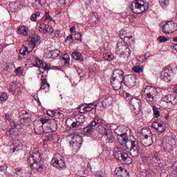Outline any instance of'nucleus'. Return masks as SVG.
<instances>
[{"instance_id":"obj_1","label":"nucleus","mask_w":177,"mask_h":177,"mask_svg":"<svg viewBox=\"0 0 177 177\" xmlns=\"http://www.w3.org/2000/svg\"><path fill=\"white\" fill-rule=\"evenodd\" d=\"M41 37L38 35L30 37L28 40V47L24 46L19 50V54L18 55V59L21 61L23 57L26 56V53H31L34 48H37L41 44Z\"/></svg>"},{"instance_id":"obj_2","label":"nucleus","mask_w":177,"mask_h":177,"mask_svg":"<svg viewBox=\"0 0 177 177\" xmlns=\"http://www.w3.org/2000/svg\"><path fill=\"white\" fill-rule=\"evenodd\" d=\"M27 162L32 169H36L38 172H41L44 169V161L39 152H34L30 154L27 160Z\"/></svg>"},{"instance_id":"obj_3","label":"nucleus","mask_w":177,"mask_h":177,"mask_svg":"<svg viewBox=\"0 0 177 177\" xmlns=\"http://www.w3.org/2000/svg\"><path fill=\"white\" fill-rule=\"evenodd\" d=\"M130 8L133 13L140 15L149 10V3L142 0H135L131 3Z\"/></svg>"},{"instance_id":"obj_4","label":"nucleus","mask_w":177,"mask_h":177,"mask_svg":"<svg viewBox=\"0 0 177 177\" xmlns=\"http://www.w3.org/2000/svg\"><path fill=\"white\" fill-rule=\"evenodd\" d=\"M68 137L69 139H71L70 141V147L75 153H77V151L81 149V146L82 145V137L75 133L71 134Z\"/></svg>"},{"instance_id":"obj_5","label":"nucleus","mask_w":177,"mask_h":177,"mask_svg":"<svg viewBox=\"0 0 177 177\" xmlns=\"http://www.w3.org/2000/svg\"><path fill=\"white\" fill-rule=\"evenodd\" d=\"M51 164L55 168L62 169L63 168H66V159L60 153H57L53 156L51 160Z\"/></svg>"},{"instance_id":"obj_6","label":"nucleus","mask_w":177,"mask_h":177,"mask_svg":"<svg viewBox=\"0 0 177 177\" xmlns=\"http://www.w3.org/2000/svg\"><path fill=\"white\" fill-rule=\"evenodd\" d=\"M33 61V66L39 68V70L40 71V73H41L42 75H48V70H50V68H52V67H50V65L41 61L38 58H34ZM45 71H46V73Z\"/></svg>"},{"instance_id":"obj_7","label":"nucleus","mask_w":177,"mask_h":177,"mask_svg":"<svg viewBox=\"0 0 177 177\" xmlns=\"http://www.w3.org/2000/svg\"><path fill=\"white\" fill-rule=\"evenodd\" d=\"M117 48L118 49V51L120 50L121 52L120 57H123L124 59V57H129V56H131V48H129V45L125 42H118Z\"/></svg>"},{"instance_id":"obj_8","label":"nucleus","mask_w":177,"mask_h":177,"mask_svg":"<svg viewBox=\"0 0 177 177\" xmlns=\"http://www.w3.org/2000/svg\"><path fill=\"white\" fill-rule=\"evenodd\" d=\"M164 34H174L177 31V24L174 21H168L162 26Z\"/></svg>"},{"instance_id":"obj_9","label":"nucleus","mask_w":177,"mask_h":177,"mask_svg":"<svg viewBox=\"0 0 177 177\" xmlns=\"http://www.w3.org/2000/svg\"><path fill=\"white\" fill-rule=\"evenodd\" d=\"M130 154L132 157H139L140 154V147L136 140L131 141Z\"/></svg>"},{"instance_id":"obj_10","label":"nucleus","mask_w":177,"mask_h":177,"mask_svg":"<svg viewBox=\"0 0 177 177\" xmlns=\"http://www.w3.org/2000/svg\"><path fill=\"white\" fill-rule=\"evenodd\" d=\"M171 73H174L172 66L168 65L160 73L161 80L165 82L171 81Z\"/></svg>"},{"instance_id":"obj_11","label":"nucleus","mask_w":177,"mask_h":177,"mask_svg":"<svg viewBox=\"0 0 177 177\" xmlns=\"http://www.w3.org/2000/svg\"><path fill=\"white\" fill-rule=\"evenodd\" d=\"M129 104L133 107L135 113H139L142 110V102L139 98H131Z\"/></svg>"},{"instance_id":"obj_12","label":"nucleus","mask_w":177,"mask_h":177,"mask_svg":"<svg viewBox=\"0 0 177 177\" xmlns=\"http://www.w3.org/2000/svg\"><path fill=\"white\" fill-rule=\"evenodd\" d=\"M122 81L126 86H135L136 84V77L133 75H127L122 77Z\"/></svg>"},{"instance_id":"obj_13","label":"nucleus","mask_w":177,"mask_h":177,"mask_svg":"<svg viewBox=\"0 0 177 177\" xmlns=\"http://www.w3.org/2000/svg\"><path fill=\"white\" fill-rule=\"evenodd\" d=\"M113 104V97L111 96H105L102 102H97V106H100V107H104V109H107L109 106Z\"/></svg>"},{"instance_id":"obj_14","label":"nucleus","mask_w":177,"mask_h":177,"mask_svg":"<svg viewBox=\"0 0 177 177\" xmlns=\"http://www.w3.org/2000/svg\"><path fill=\"white\" fill-rule=\"evenodd\" d=\"M34 125V131L37 135H43L44 136L46 135V132L44 131V127L42 124H41L40 122L35 120L33 123Z\"/></svg>"},{"instance_id":"obj_15","label":"nucleus","mask_w":177,"mask_h":177,"mask_svg":"<svg viewBox=\"0 0 177 177\" xmlns=\"http://www.w3.org/2000/svg\"><path fill=\"white\" fill-rule=\"evenodd\" d=\"M41 85L40 87V91H44L45 92H48L49 91V88H50V84L48 83V79L46 78V75H41Z\"/></svg>"},{"instance_id":"obj_16","label":"nucleus","mask_w":177,"mask_h":177,"mask_svg":"<svg viewBox=\"0 0 177 177\" xmlns=\"http://www.w3.org/2000/svg\"><path fill=\"white\" fill-rule=\"evenodd\" d=\"M21 84L17 83V84H14L12 87L8 89L9 92L10 93H12V95H20L21 94Z\"/></svg>"},{"instance_id":"obj_17","label":"nucleus","mask_w":177,"mask_h":177,"mask_svg":"<svg viewBox=\"0 0 177 177\" xmlns=\"http://www.w3.org/2000/svg\"><path fill=\"white\" fill-rule=\"evenodd\" d=\"M115 174L116 177H127L129 175V173L122 167H118L115 169Z\"/></svg>"},{"instance_id":"obj_18","label":"nucleus","mask_w":177,"mask_h":177,"mask_svg":"<svg viewBox=\"0 0 177 177\" xmlns=\"http://www.w3.org/2000/svg\"><path fill=\"white\" fill-rule=\"evenodd\" d=\"M93 132H95V127L92 125L91 122H90L88 126L83 128V133L86 136L93 135Z\"/></svg>"},{"instance_id":"obj_19","label":"nucleus","mask_w":177,"mask_h":177,"mask_svg":"<svg viewBox=\"0 0 177 177\" xmlns=\"http://www.w3.org/2000/svg\"><path fill=\"white\" fill-rule=\"evenodd\" d=\"M122 82H124V80H122V79H112V81H111V84L112 85L115 91H118V89H121Z\"/></svg>"},{"instance_id":"obj_20","label":"nucleus","mask_w":177,"mask_h":177,"mask_svg":"<svg viewBox=\"0 0 177 177\" xmlns=\"http://www.w3.org/2000/svg\"><path fill=\"white\" fill-rule=\"evenodd\" d=\"M124 78V71L122 69H115L113 72L112 80H122Z\"/></svg>"},{"instance_id":"obj_21","label":"nucleus","mask_w":177,"mask_h":177,"mask_svg":"<svg viewBox=\"0 0 177 177\" xmlns=\"http://www.w3.org/2000/svg\"><path fill=\"white\" fill-rule=\"evenodd\" d=\"M103 138L105 140V143H114V140H115L114 134L110 130L104 136H103Z\"/></svg>"},{"instance_id":"obj_22","label":"nucleus","mask_w":177,"mask_h":177,"mask_svg":"<svg viewBox=\"0 0 177 177\" xmlns=\"http://www.w3.org/2000/svg\"><path fill=\"white\" fill-rule=\"evenodd\" d=\"M118 137L117 138V140L118 143L121 145V146H124V145H127V143H128V142L129 141V138H128V136H127V134L125 133H122L120 135H118Z\"/></svg>"},{"instance_id":"obj_23","label":"nucleus","mask_w":177,"mask_h":177,"mask_svg":"<svg viewBox=\"0 0 177 177\" xmlns=\"http://www.w3.org/2000/svg\"><path fill=\"white\" fill-rule=\"evenodd\" d=\"M95 131H97L98 133H100L104 136L105 134L110 131V129H109V127L106 124H100L95 129Z\"/></svg>"},{"instance_id":"obj_24","label":"nucleus","mask_w":177,"mask_h":177,"mask_svg":"<svg viewBox=\"0 0 177 177\" xmlns=\"http://www.w3.org/2000/svg\"><path fill=\"white\" fill-rule=\"evenodd\" d=\"M84 104H82L80 105L77 109L80 111V113H89L91 110H93V104H87L83 109H81L82 107H84Z\"/></svg>"},{"instance_id":"obj_25","label":"nucleus","mask_w":177,"mask_h":177,"mask_svg":"<svg viewBox=\"0 0 177 177\" xmlns=\"http://www.w3.org/2000/svg\"><path fill=\"white\" fill-rule=\"evenodd\" d=\"M148 89H149V92L147 93L146 94V97L147 100L149 102H153V100H154V89L151 88L150 86H147L145 88V90L147 91Z\"/></svg>"},{"instance_id":"obj_26","label":"nucleus","mask_w":177,"mask_h":177,"mask_svg":"<svg viewBox=\"0 0 177 177\" xmlns=\"http://www.w3.org/2000/svg\"><path fill=\"white\" fill-rule=\"evenodd\" d=\"M141 135L146 139V140H147V139H149V138H150V139H151V137L150 136V135H151V131H150V129H149L142 128L141 129Z\"/></svg>"},{"instance_id":"obj_27","label":"nucleus","mask_w":177,"mask_h":177,"mask_svg":"<svg viewBox=\"0 0 177 177\" xmlns=\"http://www.w3.org/2000/svg\"><path fill=\"white\" fill-rule=\"evenodd\" d=\"M176 99V96L173 94H169L165 95L162 98V102H165L166 103H171L172 102V100H175Z\"/></svg>"},{"instance_id":"obj_28","label":"nucleus","mask_w":177,"mask_h":177,"mask_svg":"<svg viewBox=\"0 0 177 177\" xmlns=\"http://www.w3.org/2000/svg\"><path fill=\"white\" fill-rule=\"evenodd\" d=\"M122 151H124L122 147H115L113 148V157L115 158H120V154H122Z\"/></svg>"},{"instance_id":"obj_29","label":"nucleus","mask_w":177,"mask_h":177,"mask_svg":"<svg viewBox=\"0 0 177 177\" xmlns=\"http://www.w3.org/2000/svg\"><path fill=\"white\" fill-rule=\"evenodd\" d=\"M75 121L76 123V128H80V127H81V125L85 122V116L80 115Z\"/></svg>"},{"instance_id":"obj_30","label":"nucleus","mask_w":177,"mask_h":177,"mask_svg":"<svg viewBox=\"0 0 177 177\" xmlns=\"http://www.w3.org/2000/svg\"><path fill=\"white\" fill-rule=\"evenodd\" d=\"M124 44H127V45H133L135 44V38L132 36H124L123 39Z\"/></svg>"},{"instance_id":"obj_31","label":"nucleus","mask_w":177,"mask_h":177,"mask_svg":"<svg viewBox=\"0 0 177 177\" xmlns=\"http://www.w3.org/2000/svg\"><path fill=\"white\" fill-rule=\"evenodd\" d=\"M19 118L21 119V121L26 122L27 120L30 118V113L27 112V111H21Z\"/></svg>"},{"instance_id":"obj_32","label":"nucleus","mask_w":177,"mask_h":177,"mask_svg":"<svg viewBox=\"0 0 177 177\" xmlns=\"http://www.w3.org/2000/svg\"><path fill=\"white\" fill-rule=\"evenodd\" d=\"M104 120L103 119L100 118L99 116H96L93 121L91 122V125H93L94 127H96V125H102L104 124Z\"/></svg>"},{"instance_id":"obj_33","label":"nucleus","mask_w":177,"mask_h":177,"mask_svg":"<svg viewBox=\"0 0 177 177\" xmlns=\"http://www.w3.org/2000/svg\"><path fill=\"white\" fill-rule=\"evenodd\" d=\"M18 32L20 35L26 36L28 35V30L25 26H21L18 27Z\"/></svg>"},{"instance_id":"obj_34","label":"nucleus","mask_w":177,"mask_h":177,"mask_svg":"<svg viewBox=\"0 0 177 177\" xmlns=\"http://www.w3.org/2000/svg\"><path fill=\"white\" fill-rule=\"evenodd\" d=\"M66 125L69 128H77V124L75 120H73L71 118H68L66 122Z\"/></svg>"},{"instance_id":"obj_35","label":"nucleus","mask_w":177,"mask_h":177,"mask_svg":"<svg viewBox=\"0 0 177 177\" xmlns=\"http://www.w3.org/2000/svg\"><path fill=\"white\" fill-rule=\"evenodd\" d=\"M72 57L74 60L82 62V56L81 55V53L78 51H75L72 53Z\"/></svg>"},{"instance_id":"obj_36","label":"nucleus","mask_w":177,"mask_h":177,"mask_svg":"<svg viewBox=\"0 0 177 177\" xmlns=\"http://www.w3.org/2000/svg\"><path fill=\"white\" fill-rule=\"evenodd\" d=\"M50 126L49 128L52 132H56V130L57 129V124L55 120L50 121Z\"/></svg>"},{"instance_id":"obj_37","label":"nucleus","mask_w":177,"mask_h":177,"mask_svg":"<svg viewBox=\"0 0 177 177\" xmlns=\"http://www.w3.org/2000/svg\"><path fill=\"white\" fill-rule=\"evenodd\" d=\"M48 133V135L46 136V138L44 139V143L46 142H52V140H55V135L53 133Z\"/></svg>"},{"instance_id":"obj_38","label":"nucleus","mask_w":177,"mask_h":177,"mask_svg":"<svg viewBox=\"0 0 177 177\" xmlns=\"http://www.w3.org/2000/svg\"><path fill=\"white\" fill-rule=\"evenodd\" d=\"M152 110L153 111V117H155V118H158L160 117V111H158V107H157V106H153Z\"/></svg>"},{"instance_id":"obj_39","label":"nucleus","mask_w":177,"mask_h":177,"mask_svg":"<svg viewBox=\"0 0 177 177\" xmlns=\"http://www.w3.org/2000/svg\"><path fill=\"white\" fill-rule=\"evenodd\" d=\"M54 30L53 27L52 26H49L46 24V27H45L44 29V34L48 33V34H53Z\"/></svg>"},{"instance_id":"obj_40","label":"nucleus","mask_w":177,"mask_h":177,"mask_svg":"<svg viewBox=\"0 0 177 177\" xmlns=\"http://www.w3.org/2000/svg\"><path fill=\"white\" fill-rule=\"evenodd\" d=\"M35 5H37L39 8H42L44 5L46 3V0H35Z\"/></svg>"},{"instance_id":"obj_41","label":"nucleus","mask_w":177,"mask_h":177,"mask_svg":"<svg viewBox=\"0 0 177 177\" xmlns=\"http://www.w3.org/2000/svg\"><path fill=\"white\" fill-rule=\"evenodd\" d=\"M103 57L104 60H108V62L114 60V56L112 54H104Z\"/></svg>"},{"instance_id":"obj_42","label":"nucleus","mask_w":177,"mask_h":177,"mask_svg":"<svg viewBox=\"0 0 177 177\" xmlns=\"http://www.w3.org/2000/svg\"><path fill=\"white\" fill-rule=\"evenodd\" d=\"M41 16L40 12H36L30 17L31 21H37V17H39Z\"/></svg>"},{"instance_id":"obj_43","label":"nucleus","mask_w":177,"mask_h":177,"mask_svg":"<svg viewBox=\"0 0 177 177\" xmlns=\"http://www.w3.org/2000/svg\"><path fill=\"white\" fill-rule=\"evenodd\" d=\"M129 157V156H128V153L123 152L122 156H120V158H119L118 161H127V160H128Z\"/></svg>"},{"instance_id":"obj_44","label":"nucleus","mask_w":177,"mask_h":177,"mask_svg":"<svg viewBox=\"0 0 177 177\" xmlns=\"http://www.w3.org/2000/svg\"><path fill=\"white\" fill-rule=\"evenodd\" d=\"M59 55H60V51H59V50H53L51 52V57L53 59H55L56 57H59Z\"/></svg>"},{"instance_id":"obj_45","label":"nucleus","mask_w":177,"mask_h":177,"mask_svg":"<svg viewBox=\"0 0 177 177\" xmlns=\"http://www.w3.org/2000/svg\"><path fill=\"white\" fill-rule=\"evenodd\" d=\"M37 122H40L41 125H44V124H50V120L41 118L40 120H37Z\"/></svg>"},{"instance_id":"obj_46","label":"nucleus","mask_w":177,"mask_h":177,"mask_svg":"<svg viewBox=\"0 0 177 177\" xmlns=\"http://www.w3.org/2000/svg\"><path fill=\"white\" fill-rule=\"evenodd\" d=\"M164 149L165 151H167V153H171V151L174 150V147L170 144H167L166 147H164Z\"/></svg>"},{"instance_id":"obj_47","label":"nucleus","mask_w":177,"mask_h":177,"mask_svg":"<svg viewBox=\"0 0 177 177\" xmlns=\"http://www.w3.org/2000/svg\"><path fill=\"white\" fill-rule=\"evenodd\" d=\"M62 60L65 63V64H68L70 62V56L67 54H65L62 56Z\"/></svg>"},{"instance_id":"obj_48","label":"nucleus","mask_w":177,"mask_h":177,"mask_svg":"<svg viewBox=\"0 0 177 177\" xmlns=\"http://www.w3.org/2000/svg\"><path fill=\"white\" fill-rule=\"evenodd\" d=\"M8 100V95L6 94V93H1L0 94V100L1 102H6V100Z\"/></svg>"},{"instance_id":"obj_49","label":"nucleus","mask_w":177,"mask_h":177,"mask_svg":"<svg viewBox=\"0 0 177 177\" xmlns=\"http://www.w3.org/2000/svg\"><path fill=\"white\" fill-rule=\"evenodd\" d=\"M133 71H134V73H142L143 68L140 66H136L133 68Z\"/></svg>"},{"instance_id":"obj_50","label":"nucleus","mask_w":177,"mask_h":177,"mask_svg":"<svg viewBox=\"0 0 177 177\" xmlns=\"http://www.w3.org/2000/svg\"><path fill=\"white\" fill-rule=\"evenodd\" d=\"M65 42H68V44H73L74 42V38L73 37L72 34H71L66 38Z\"/></svg>"},{"instance_id":"obj_51","label":"nucleus","mask_w":177,"mask_h":177,"mask_svg":"<svg viewBox=\"0 0 177 177\" xmlns=\"http://www.w3.org/2000/svg\"><path fill=\"white\" fill-rule=\"evenodd\" d=\"M45 27H46V24H41L39 26V31L40 32H43V34H45Z\"/></svg>"},{"instance_id":"obj_52","label":"nucleus","mask_w":177,"mask_h":177,"mask_svg":"<svg viewBox=\"0 0 177 177\" xmlns=\"http://www.w3.org/2000/svg\"><path fill=\"white\" fill-rule=\"evenodd\" d=\"M119 36L120 37L121 39L124 40V37H128V35L124 30H122L120 32Z\"/></svg>"},{"instance_id":"obj_53","label":"nucleus","mask_w":177,"mask_h":177,"mask_svg":"<svg viewBox=\"0 0 177 177\" xmlns=\"http://www.w3.org/2000/svg\"><path fill=\"white\" fill-rule=\"evenodd\" d=\"M74 38L75 39H76V41H81L82 38V35L80 32H76L75 33Z\"/></svg>"},{"instance_id":"obj_54","label":"nucleus","mask_w":177,"mask_h":177,"mask_svg":"<svg viewBox=\"0 0 177 177\" xmlns=\"http://www.w3.org/2000/svg\"><path fill=\"white\" fill-rule=\"evenodd\" d=\"M153 145V140H149L147 141V139H145V141L144 142V146L145 147H149Z\"/></svg>"},{"instance_id":"obj_55","label":"nucleus","mask_w":177,"mask_h":177,"mask_svg":"<svg viewBox=\"0 0 177 177\" xmlns=\"http://www.w3.org/2000/svg\"><path fill=\"white\" fill-rule=\"evenodd\" d=\"M47 114L49 117H56V112L53 111H47Z\"/></svg>"},{"instance_id":"obj_56","label":"nucleus","mask_w":177,"mask_h":177,"mask_svg":"<svg viewBox=\"0 0 177 177\" xmlns=\"http://www.w3.org/2000/svg\"><path fill=\"white\" fill-rule=\"evenodd\" d=\"M45 16H46V20H53L52 17H50V15H49V12L48 11H46L45 12Z\"/></svg>"},{"instance_id":"obj_57","label":"nucleus","mask_w":177,"mask_h":177,"mask_svg":"<svg viewBox=\"0 0 177 177\" xmlns=\"http://www.w3.org/2000/svg\"><path fill=\"white\" fill-rule=\"evenodd\" d=\"M159 41L160 42H167V41H168V39L164 36H160Z\"/></svg>"},{"instance_id":"obj_58","label":"nucleus","mask_w":177,"mask_h":177,"mask_svg":"<svg viewBox=\"0 0 177 177\" xmlns=\"http://www.w3.org/2000/svg\"><path fill=\"white\" fill-rule=\"evenodd\" d=\"M15 73H17V74H23V68L18 67L15 69Z\"/></svg>"},{"instance_id":"obj_59","label":"nucleus","mask_w":177,"mask_h":177,"mask_svg":"<svg viewBox=\"0 0 177 177\" xmlns=\"http://www.w3.org/2000/svg\"><path fill=\"white\" fill-rule=\"evenodd\" d=\"M156 131L158 132H160V133H162L165 132V128H164V127H158Z\"/></svg>"},{"instance_id":"obj_60","label":"nucleus","mask_w":177,"mask_h":177,"mask_svg":"<svg viewBox=\"0 0 177 177\" xmlns=\"http://www.w3.org/2000/svg\"><path fill=\"white\" fill-rule=\"evenodd\" d=\"M5 119L6 121H11L12 119H10V115L8 113L5 114Z\"/></svg>"},{"instance_id":"obj_61","label":"nucleus","mask_w":177,"mask_h":177,"mask_svg":"<svg viewBox=\"0 0 177 177\" xmlns=\"http://www.w3.org/2000/svg\"><path fill=\"white\" fill-rule=\"evenodd\" d=\"M65 5H71L73 3V0H64Z\"/></svg>"},{"instance_id":"obj_62","label":"nucleus","mask_w":177,"mask_h":177,"mask_svg":"<svg viewBox=\"0 0 177 177\" xmlns=\"http://www.w3.org/2000/svg\"><path fill=\"white\" fill-rule=\"evenodd\" d=\"M160 5L162 8H165L167 6V1H160Z\"/></svg>"},{"instance_id":"obj_63","label":"nucleus","mask_w":177,"mask_h":177,"mask_svg":"<svg viewBox=\"0 0 177 177\" xmlns=\"http://www.w3.org/2000/svg\"><path fill=\"white\" fill-rule=\"evenodd\" d=\"M152 128H153V129H156L157 131V128H158V126L157 124V122H154L152 124Z\"/></svg>"},{"instance_id":"obj_64","label":"nucleus","mask_w":177,"mask_h":177,"mask_svg":"<svg viewBox=\"0 0 177 177\" xmlns=\"http://www.w3.org/2000/svg\"><path fill=\"white\" fill-rule=\"evenodd\" d=\"M33 97L35 100H37V102H38L39 104H41V102L39 101V98L38 97V95H35Z\"/></svg>"}]
</instances>
